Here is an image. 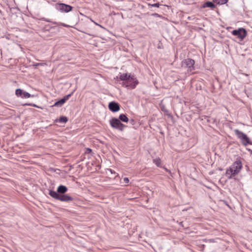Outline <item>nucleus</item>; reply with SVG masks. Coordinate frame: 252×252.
Masks as SVG:
<instances>
[{"mask_svg": "<svg viewBox=\"0 0 252 252\" xmlns=\"http://www.w3.org/2000/svg\"><path fill=\"white\" fill-rule=\"evenodd\" d=\"M235 134L236 135L243 146H246L248 145H252V141L250 140L247 135L238 129L234 130Z\"/></svg>", "mask_w": 252, "mask_h": 252, "instance_id": "obj_1", "label": "nucleus"}, {"mask_svg": "<svg viewBox=\"0 0 252 252\" xmlns=\"http://www.w3.org/2000/svg\"><path fill=\"white\" fill-rule=\"evenodd\" d=\"M110 126L114 128L123 131L126 126L122 124L121 121L116 118H112L109 121Z\"/></svg>", "mask_w": 252, "mask_h": 252, "instance_id": "obj_2", "label": "nucleus"}, {"mask_svg": "<svg viewBox=\"0 0 252 252\" xmlns=\"http://www.w3.org/2000/svg\"><path fill=\"white\" fill-rule=\"evenodd\" d=\"M194 61L191 59H187L182 62V66L187 68L188 71H191L194 70Z\"/></svg>", "mask_w": 252, "mask_h": 252, "instance_id": "obj_3", "label": "nucleus"}, {"mask_svg": "<svg viewBox=\"0 0 252 252\" xmlns=\"http://www.w3.org/2000/svg\"><path fill=\"white\" fill-rule=\"evenodd\" d=\"M56 8L62 12H68L72 10L73 7L69 5L61 3L56 4Z\"/></svg>", "mask_w": 252, "mask_h": 252, "instance_id": "obj_4", "label": "nucleus"}, {"mask_svg": "<svg viewBox=\"0 0 252 252\" xmlns=\"http://www.w3.org/2000/svg\"><path fill=\"white\" fill-rule=\"evenodd\" d=\"M233 35L236 36L241 39H243L247 36V32L244 28H239L238 30H233L232 32Z\"/></svg>", "mask_w": 252, "mask_h": 252, "instance_id": "obj_5", "label": "nucleus"}, {"mask_svg": "<svg viewBox=\"0 0 252 252\" xmlns=\"http://www.w3.org/2000/svg\"><path fill=\"white\" fill-rule=\"evenodd\" d=\"M138 84V81L136 79L135 77L134 79H129L126 82H123V86L125 87H129L130 89H134L136 85Z\"/></svg>", "mask_w": 252, "mask_h": 252, "instance_id": "obj_6", "label": "nucleus"}, {"mask_svg": "<svg viewBox=\"0 0 252 252\" xmlns=\"http://www.w3.org/2000/svg\"><path fill=\"white\" fill-rule=\"evenodd\" d=\"M74 92H72L70 94L64 96L63 98L60 100L56 101L54 106L57 107H61L69 98V97L73 94Z\"/></svg>", "mask_w": 252, "mask_h": 252, "instance_id": "obj_7", "label": "nucleus"}, {"mask_svg": "<svg viewBox=\"0 0 252 252\" xmlns=\"http://www.w3.org/2000/svg\"><path fill=\"white\" fill-rule=\"evenodd\" d=\"M108 108L113 112H116L120 109V104L115 101H111L109 103Z\"/></svg>", "mask_w": 252, "mask_h": 252, "instance_id": "obj_8", "label": "nucleus"}, {"mask_svg": "<svg viewBox=\"0 0 252 252\" xmlns=\"http://www.w3.org/2000/svg\"><path fill=\"white\" fill-rule=\"evenodd\" d=\"M74 200L73 198L67 194H60L59 200L62 202H70Z\"/></svg>", "mask_w": 252, "mask_h": 252, "instance_id": "obj_9", "label": "nucleus"}, {"mask_svg": "<svg viewBox=\"0 0 252 252\" xmlns=\"http://www.w3.org/2000/svg\"><path fill=\"white\" fill-rule=\"evenodd\" d=\"M230 167L233 169L236 170L237 173L238 174L242 167V162L240 160H237Z\"/></svg>", "mask_w": 252, "mask_h": 252, "instance_id": "obj_10", "label": "nucleus"}, {"mask_svg": "<svg viewBox=\"0 0 252 252\" xmlns=\"http://www.w3.org/2000/svg\"><path fill=\"white\" fill-rule=\"evenodd\" d=\"M225 174L228 179H231L233 177L238 174V173L236 170L229 167V168L226 170Z\"/></svg>", "mask_w": 252, "mask_h": 252, "instance_id": "obj_11", "label": "nucleus"}, {"mask_svg": "<svg viewBox=\"0 0 252 252\" xmlns=\"http://www.w3.org/2000/svg\"><path fill=\"white\" fill-rule=\"evenodd\" d=\"M119 78L121 80L126 82L129 79H134L135 75H128L127 73H123L120 75Z\"/></svg>", "mask_w": 252, "mask_h": 252, "instance_id": "obj_12", "label": "nucleus"}, {"mask_svg": "<svg viewBox=\"0 0 252 252\" xmlns=\"http://www.w3.org/2000/svg\"><path fill=\"white\" fill-rule=\"evenodd\" d=\"M67 190V188L63 185H60L57 188V191L59 194H65Z\"/></svg>", "mask_w": 252, "mask_h": 252, "instance_id": "obj_13", "label": "nucleus"}, {"mask_svg": "<svg viewBox=\"0 0 252 252\" xmlns=\"http://www.w3.org/2000/svg\"><path fill=\"white\" fill-rule=\"evenodd\" d=\"M216 7V5L211 1H207L202 6V8L209 7L213 9Z\"/></svg>", "mask_w": 252, "mask_h": 252, "instance_id": "obj_14", "label": "nucleus"}, {"mask_svg": "<svg viewBox=\"0 0 252 252\" xmlns=\"http://www.w3.org/2000/svg\"><path fill=\"white\" fill-rule=\"evenodd\" d=\"M49 194L53 198L59 200L60 194H59L57 191H56L54 190H50Z\"/></svg>", "mask_w": 252, "mask_h": 252, "instance_id": "obj_15", "label": "nucleus"}, {"mask_svg": "<svg viewBox=\"0 0 252 252\" xmlns=\"http://www.w3.org/2000/svg\"><path fill=\"white\" fill-rule=\"evenodd\" d=\"M118 119L123 122L127 123L128 122V118L127 117L126 115L124 114H121L119 115Z\"/></svg>", "mask_w": 252, "mask_h": 252, "instance_id": "obj_16", "label": "nucleus"}, {"mask_svg": "<svg viewBox=\"0 0 252 252\" xmlns=\"http://www.w3.org/2000/svg\"><path fill=\"white\" fill-rule=\"evenodd\" d=\"M68 121V119L65 116H62L60 118L59 120H56V122H59L61 123L65 124Z\"/></svg>", "mask_w": 252, "mask_h": 252, "instance_id": "obj_17", "label": "nucleus"}, {"mask_svg": "<svg viewBox=\"0 0 252 252\" xmlns=\"http://www.w3.org/2000/svg\"><path fill=\"white\" fill-rule=\"evenodd\" d=\"M228 0H213V2H216L218 4H223L226 3Z\"/></svg>", "mask_w": 252, "mask_h": 252, "instance_id": "obj_18", "label": "nucleus"}, {"mask_svg": "<svg viewBox=\"0 0 252 252\" xmlns=\"http://www.w3.org/2000/svg\"><path fill=\"white\" fill-rule=\"evenodd\" d=\"M23 91L20 89H17L15 91V94L17 96L22 97Z\"/></svg>", "mask_w": 252, "mask_h": 252, "instance_id": "obj_19", "label": "nucleus"}, {"mask_svg": "<svg viewBox=\"0 0 252 252\" xmlns=\"http://www.w3.org/2000/svg\"><path fill=\"white\" fill-rule=\"evenodd\" d=\"M153 163H154L157 166L159 167L161 163V160L159 158L154 159Z\"/></svg>", "mask_w": 252, "mask_h": 252, "instance_id": "obj_20", "label": "nucleus"}, {"mask_svg": "<svg viewBox=\"0 0 252 252\" xmlns=\"http://www.w3.org/2000/svg\"><path fill=\"white\" fill-rule=\"evenodd\" d=\"M32 95L28 92H23V95H22V97L23 98H29Z\"/></svg>", "mask_w": 252, "mask_h": 252, "instance_id": "obj_21", "label": "nucleus"}, {"mask_svg": "<svg viewBox=\"0 0 252 252\" xmlns=\"http://www.w3.org/2000/svg\"><path fill=\"white\" fill-rule=\"evenodd\" d=\"M149 6L150 7H159V6L160 5V4L158 2L154 4H148Z\"/></svg>", "mask_w": 252, "mask_h": 252, "instance_id": "obj_22", "label": "nucleus"}, {"mask_svg": "<svg viewBox=\"0 0 252 252\" xmlns=\"http://www.w3.org/2000/svg\"><path fill=\"white\" fill-rule=\"evenodd\" d=\"M92 152V149L88 148L86 149L85 153L87 154H90Z\"/></svg>", "mask_w": 252, "mask_h": 252, "instance_id": "obj_23", "label": "nucleus"}, {"mask_svg": "<svg viewBox=\"0 0 252 252\" xmlns=\"http://www.w3.org/2000/svg\"><path fill=\"white\" fill-rule=\"evenodd\" d=\"M24 105L31 106L35 107H38V106H36V104H32V103H26V104H24Z\"/></svg>", "mask_w": 252, "mask_h": 252, "instance_id": "obj_24", "label": "nucleus"}, {"mask_svg": "<svg viewBox=\"0 0 252 252\" xmlns=\"http://www.w3.org/2000/svg\"><path fill=\"white\" fill-rule=\"evenodd\" d=\"M35 67H37L38 66H42L43 65V64L42 63H36L33 65Z\"/></svg>", "mask_w": 252, "mask_h": 252, "instance_id": "obj_25", "label": "nucleus"}, {"mask_svg": "<svg viewBox=\"0 0 252 252\" xmlns=\"http://www.w3.org/2000/svg\"><path fill=\"white\" fill-rule=\"evenodd\" d=\"M124 183H126V184H127L129 182V179L127 177H125L124 179Z\"/></svg>", "mask_w": 252, "mask_h": 252, "instance_id": "obj_26", "label": "nucleus"}, {"mask_svg": "<svg viewBox=\"0 0 252 252\" xmlns=\"http://www.w3.org/2000/svg\"><path fill=\"white\" fill-rule=\"evenodd\" d=\"M108 170L112 174H116V172L111 169H108Z\"/></svg>", "mask_w": 252, "mask_h": 252, "instance_id": "obj_27", "label": "nucleus"}, {"mask_svg": "<svg viewBox=\"0 0 252 252\" xmlns=\"http://www.w3.org/2000/svg\"><path fill=\"white\" fill-rule=\"evenodd\" d=\"M247 150L250 152L251 155H252V150L250 149H247Z\"/></svg>", "mask_w": 252, "mask_h": 252, "instance_id": "obj_28", "label": "nucleus"}, {"mask_svg": "<svg viewBox=\"0 0 252 252\" xmlns=\"http://www.w3.org/2000/svg\"><path fill=\"white\" fill-rule=\"evenodd\" d=\"M165 170H166V171L167 172H170V171L168 169H167V168H165Z\"/></svg>", "mask_w": 252, "mask_h": 252, "instance_id": "obj_29", "label": "nucleus"}, {"mask_svg": "<svg viewBox=\"0 0 252 252\" xmlns=\"http://www.w3.org/2000/svg\"><path fill=\"white\" fill-rule=\"evenodd\" d=\"M45 21H46V22H50V21L49 20H45Z\"/></svg>", "mask_w": 252, "mask_h": 252, "instance_id": "obj_30", "label": "nucleus"}, {"mask_svg": "<svg viewBox=\"0 0 252 252\" xmlns=\"http://www.w3.org/2000/svg\"><path fill=\"white\" fill-rule=\"evenodd\" d=\"M130 121H131V123H133V122H134V120L131 119V120H130Z\"/></svg>", "mask_w": 252, "mask_h": 252, "instance_id": "obj_31", "label": "nucleus"}]
</instances>
